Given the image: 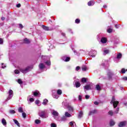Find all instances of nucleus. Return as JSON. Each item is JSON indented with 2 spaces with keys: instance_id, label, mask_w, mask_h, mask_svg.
Segmentation results:
<instances>
[{
  "instance_id": "obj_1",
  "label": "nucleus",
  "mask_w": 127,
  "mask_h": 127,
  "mask_svg": "<svg viewBox=\"0 0 127 127\" xmlns=\"http://www.w3.org/2000/svg\"><path fill=\"white\" fill-rule=\"evenodd\" d=\"M111 104H112L113 105L114 108H117V107H118V105H119V102L116 101L115 96H113L112 101L111 102Z\"/></svg>"
},
{
  "instance_id": "obj_2",
  "label": "nucleus",
  "mask_w": 127,
  "mask_h": 127,
  "mask_svg": "<svg viewBox=\"0 0 127 127\" xmlns=\"http://www.w3.org/2000/svg\"><path fill=\"white\" fill-rule=\"evenodd\" d=\"M31 69H32V67L28 66V67H26L25 69L20 68L19 70L22 73L25 74V73H27V72H29V71H30V70H31Z\"/></svg>"
},
{
  "instance_id": "obj_3",
  "label": "nucleus",
  "mask_w": 127,
  "mask_h": 127,
  "mask_svg": "<svg viewBox=\"0 0 127 127\" xmlns=\"http://www.w3.org/2000/svg\"><path fill=\"white\" fill-rule=\"evenodd\" d=\"M13 97V91L10 89L8 92V96L7 98L6 101H8V100H10Z\"/></svg>"
},
{
  "instance_id": "obj_4",
  "label": "nucleus",
  "mask_w": 127,
  "mask_h": 127,
  "mask_svg": "<svg viewBox=\"0 0 127 127\" xmlns=\"http://www.w3.org/2000/svg\"><path fill=\"white\" fill-rule=\"evenodd\" d=\"M62 105L63 106V107H64V108H67L68 109V111H69V112H73V107H72L70 105H65V103H63Z\"/></svg>"
},
{
  "instance_id": "obj_5",
  "label": "nucleus",
  "mask_w": 127,
  "mask_h": 127,
  "mask_svg": "<svg viewBox=\"0 0 127 127\" xmlns=\"http://www.w3.org/2000/svg\"><path fill=\"white\" fill-rule=\"evenodd\" d=\"M73 84H75L76 88H79L80 86H81V84L80 83V81H79V79H76L74 81Z\"/></svg>"
},
{
  "instance_id": "obj_6",
  "label": "nucleus",
  "mask_w": 127,
  "mask_h": 127,
  "mask_svg": "<svg viewBox=\"0 0 127 127\" xmlns=\"http://www.w3.org/2000/svg\"><path fill=\"white\" fill-rule=\"evenodd\" d=\"M32 94L34 96V97H40V93L38 90H36L35 91H33Z\"/></svg>"
},
{
  "instance_id": "obj_7",
  "label": "nucleus",
  "mask_w": 127,
  "mask_h": 127,
  "mask_svg": "<svg viewBox=\"0 0 127 127\" xmlns=\"http://www.w3.org/2000/svg\"><path fill=\"white\" fill-rule=\"evenodd\" d=\"M90 56L91 57H95L97 55V51H91L89 52Z\"/></svg>"
},
{
  "instance_id": "obj_8",
  "label": "nucleus",
  "mask_w": 127,
  "mask_h": 127,
  "mask_svg": "<svg viewBox=\"0 0 127 127\" xmlns=\"http://www.w3.org/2000/svg\"><path fill=\"white\" fill-rule=\"evenodd\" d=\"M53 117H54L55 118H57L56 117H58L59 116V113H58L57 112V111L53 110L51 112Z\"/></svg>"
},
{
  "instance_id": "obj_9",
  "label": "nucleus",
  "mask_w": 127,
  "mask_h": 127,
  "mask_svg": "<svg viewBox=\"0 0 127 127\" xmlns=\"http://www.w3.org/2000/svg\"><path fill=\"white\" fill-rule=\"evenodd\" d=\"M46 112L45 111H40L39 112V115L41 118H44V116H45Z\"/></svg>"
},
{
  "instance_id": "obj_10",
  "label": "nucleus",
  "mask_w": 127,
  "mask_h": 127,
  "mask_svg": "<svg viewBox=\"0 0 127 127\" xmlns=\"http://www.w3.org/2000/svg\"><path fill=\"white\" fill-rule=\"evenodd\" d=\"M52 93L53 98H54L55 99H58L59 98V95H57V93H56V91L53 90Z\"/></svg>"
},
{
  "instance_id": "obj_11",
  "label": "nucleus",
  "mask_w": 127,
  "mask_h": 127,
  "mask_svg": "<svg viewBox=\"0 0 127 127\" xmlns=\"http://www.w3.org/2000/svg\"><path fill=\"white\" fill-rule=\"evenodd\" d=\"M126 125H127V122L126 121H123V122H121L119 124V127H126Z\"/></svg>"
},
{
  "instance_id": "obj_12",
  "label": "nucleus",
  "mask_w": 127,
  "mask_h": 127,
  "mask_svg": "<svg viewBox=\"0 0 127 127\" xmlns=\"http://www.w3.org/2000/svg\"><path fill=\"white\" fill-rule=\"evenodd\" d=\"M62 60L64 61L65 62H68V61H70V58L67 57L66 56H64L62 58Z\"/></svg>"
},
{
  "instance_id": "obj_13",
  "label": "nucleus",
  "mask_w": 127,
  "mask_h": 127,
  "mask_svg": "<svg viewBox=\"0 0 127 127\" xmlns=\"http://www.w3.org/2000/svg\"><path fill=\"white\" fill-rule=\"evenodd\" d=\"M113 75H114V74L113 73L112 71L109 70L108 72V76L109 79H112V77Z\"/></svg>"
},
{
  "instance_id": "obj_14",
  "label": "nucleus",
  "mask_w": 127,
  "mask_h": 127,
  "mask_svg": "<svg viewBox=\"0 0 127 127\" xmlns=\"http://www.w3.org/2000/svg\"><path fill=\"white\" fill-rule=\"evenodd\" d=\"M81 69L83 72L87 71V70H89V68H88L86 65H82L81 67Z\"/></svg>"
},
{
  "instance_id": "obj_15",
  "label": "nucleus",
  "mask_w": 127,
  "mask_h": 127,
  "mask_svg": "<svg viewBox=\"0 0 127 127\" xmlns=\"http://www.w3.org/2000/svg\"><path fill=\"white\" fill-rule=\"evenodd\" d=\"M27 101H30L31 103L34 102V99L33 98H31V95H29L27 97Z\"/></svg>"
},
{
  "instance_id": "obj_16",
  "label": "nucleus",
  "mask_w": 127,
  "mask_h": 127,
  "mask_svg": "<svg viewBox=\"0 0 127 127\" xmlns=\"http://www.w3.org/2000/svg\"><path fill=\"white\" fill-rule=\"evenodd\" d=\"M39 68L40 70H42V69H44V68H45V65L42 63L40 64L39 65Z\"/></svg>"
},
{
  "instance_id": "obj_17",
  "label": "nucleus",
  "mask_w": 127,
  "mask_h": 127,
  "mask_svg": "<svg viewBox=\"0 0 127 127\" xmlns=\"http://www.w3.org/2000/svg\"><path fill=\"white\" fill-rule=\"evenodd\" d=\"M94 4H95V1L94 0H90L88 2V5H89V6L94 5Z\"/></svg>"
},
{
  "instance_id": "obj_18",
  "label": "nucleus",
  "mask_w": 127,
  "mask_h": 127,
  "mask_svg": "<svg viewBox=\"0 0 127 127\" xmlns=\"http://www.w3.org/2000/svg\"><path fill=\"white\" fill-rule=\"evenodd\" d=\"M69 126L71 127H76V124L75 123V122H73V121L69 123Z\"/></svg>"
},
{
  "instance_id": "obj_19",
  "label": "nucleus",
  "mask_w": 127,
  "mask_h": 127,
  "mask_svg": "<svg viewBox=\"0 0 127 127\" xmlns=\"http://www.w3.org/2000/svg\"><path fill=\"white\" fill-rule=\"evenodd\" d=\"M13 121L14 123V124L15 125H16V126H17V127H20V125L19 124V123L18 122V121L15 119H13Z\"/></svg>"
},
{
  "instance_id": "obj_20",
  "label": "nucleus",
  "mask_w": 127,
  "mask_h": 127,
  "mask_svg": "<svg viewBox=\"0 0 127 127\" xmlns=\"http://www.w3.org/2000/svg\"><path fill=\"white\" fill-rule=\"evenodd\" d=\"M42 27L43 29H44V30H47V31L51 30V29H49V27L44 26V25H42Z\"/></svg>"
},
{
  "instance_id": "obj_21",
  "label": "nucleus",
  "mask_w": 127,
  "mask_h": 127,
  "mask_svg": "<svg viewBox=\"0 0 127 127\" xmlns=\"http://www.w3.org/2000/svg\"><path fill=\"white\" fill-rule=\"evenodd\" d=\"M110 51L109 50H103V55L109 54Z\"/></svg>"
},
{
  "instance_id": "obj_22",
  "label": "nucleus",
  "mask_w": 127,
  "mask_h": 127,
  "mask_svg": "<svg viewBox=\"0 0 127 127\" xmlns=\"http://www.w3.org/2000/svg\"><path fill=\"white\" fill-rule=\"evenodd\" d=\"M1 123H2V125L3 126H4V127H5V126H6V121H5V119L3 118L2 119Z\"/></svg>"
},
{
  "instance_id": "obj_23",
  "label": "nucleus",
  "mask_w": 127,
  "mask_h": 127,
  "mask_svg": "<svg viewBox=\"0 0 127 127\" xmlns=\"http://www.w3.org/2000/svg\"><path fill=\"white\" fill-rule=\"evenodd\" d=\"M24 43L28 44V43H30V41L29 40V39L25 38V39H24Z\"/></svg>"
},
{
  "instance_id": "obj_24",
  "label": "nucleus",
  "mask_w": 127,
  "mask_h": 127,
  "mask_svg": "<svg viewBox=\"0 0 127 127\" xmlns=\"http://www.w3.org/2000/svg\"><path fill=\"white\" fill-rule=\"evenodd\" d=\"M97 113V110H92L90 112L89 114V116H91V115H94V114H96Z\"/></svg>"
},
{
  "instance_id": "obj_25",
  "label": "nucleus",
  "mask_w": 127,
  "mask_h": 127,
  "mask_svg": "<svg viewBox=\"0 0 127 127\" xmlns=\"http://www.w3.org/2000/svg\"><path fill=\"white\" fill-rule=\"evenodd\" d=\"M96 89L97 91H101V86H100V84L96 85Z\"/></svg>"
},
{
  "instance_id": "obj_26",
  "label": "nucleus",
  "mask_w": 127,
  "mask_h": 127,
  "mask_svg": "<svg viewBox=\"0 0 127 127\" xmlns=\"http://www.w3.org/2000/svg\"><path fill=\"white\" fill-rule=\"evenodd\" d=\"M115 124L116 123H115L114 121L113 120L110 121V127H113V126H115Z\"/></svg>"
},
{
  "instance_id": "obj_27",
  "label": "nucleus",
  "mask_w": 127,
  "mask_h": 127,
  "mask_svg": "<svg viewBox=\"0 0 127 127\" xmlns=\"http://www.w3.org/2000/svg\"><path fill=\"white\" fill-rule=\"evenodd\" d=\"M64 115H65V117H66V118H70V117H71V114H70L68 112H65Z\"/></svg>"
},
{
  "instance_id": "obj_28",
  "label": "nucleus",
  "mask_w": 127,
  "mask_h": 127,
  "mask_svg": "<svg viewBox=\"0 0 127 127\" xmlns=\"http://www.w3.org/2000/svg\"><path fill=\"white\" fill-rule=\"evenodd\" d=\"M101 41L102 43H106V42H107V39H106V38H102Z\"/></svg>"
},
{
  "instance_id": "obj_29",
  "label": "nucleus",
  "mask_w": 127,
  "mask_h": 127,
  "mask_svg": "<svg viewBox=\"0 0 127 127\" xmlns=\"http://www.w3.org/2000/svg\"><path fill=\"white\" fill-rule=\"evenodd\" d=\"M47 103H48V100L47 99H44L42 104L44 105V106H46V105H47Z\"/></svg>"
},
{
  "instance_id": "obj_30",
  "label": "nucleus",
  "mask_w": 127,
  "mask_h": 127,
  "mask_svg": "<svg viewBox=\"0 0 127 127\" xmlns=\"http://www.w3.org/2000/svg\"><path fill=\"white\" fill-rule=\"evenodd\" d=\"M84 89H85V90H91V86L86 85L85 86H84Z\"/></svg>"
},
{
  "instance_id": "obj_31",
  "label": "nucleus",
  "mask_w": 127,
  "mask_h": 127,
  "mask_svg": "<svg viewBox=\"0 0 127 127\" xmlns=\"http://www.w3.org/2000/svg\"><path fill=\"white\" fill-rule=\"evenodd\" d=\"M122 56H123V55H122V54L119 53L117 55V59H121V58H122Z\"/></svg>"
},
{
  "instance_id": "obj_32",
  "label": "nucleus",
  "mask_w": 127,
  "mask_h": 127,
  "mask_svg": "<svg viewBox=\"0 0 127 127\" xmlns=\"http://www.w3.org/2000/svg\"><path fill=\"white\" fill-rule=\"evenodd\" d=\"M45 63L48 66H50V65H51V63L50 62V61H48L47 62H45Z\"/></svg>"
},
{
  "instance_id": "obj_33",
  "label": "nucleus",
  "mask_w": 127,
  "mask_h": 127,
  "mask_svg": "<svg viewBox=\"0 0 127 127\" xmlns=\"http://www.w3.org/2000/svg\"><path fill=\"white\" fill-rule=\"evenodd\" d=\"M83 117V112L80 111L78 114V118H81Z\"/></svg>"
},
{
  "instance_id": "obj_34",
  "label": "nucleus",
  "mask_w": 127,
  "mask_h": 127,
  "mask_svg": "<svg viewBox=\"0 0 127 127\" xmlns=\"http://www.w3.org/2000/svg\"><path fill=\"white\" fill-rule=\"evenodd\" d=\"M57 94L58 95H61V94H62V90H61V89H58L57 90Z\"/></svg>"
},
{
  "instance_id": "obj_35",
  "label": "nucleus",
  "mask_w": 127,
  "mask_h": 127,
  "mask_svg": "<svg viewBox=\"0 0 127 127\" xmlns=\"http://www.w3.org/2000/svg\"><path fill=\"white\" fill-rule=\"evenodd\" d=\"M18 111L19 113H22L23 112V110L22 109V107H19L18 109Z\"/></svg>"
},
{
  "instance_id": "obj_36",
  "label": "nucleus",
  "mask_w": 127,
  "mask_h": 127,
  "mask_svg": "<svg viewBox=\"0 0 127 127\" xmlns=\"http://www.w3.org/2000/svg\"><path fill=\"white\" fill-rule=\"evenodd\" d=\"M55 119L57 121H58V122H62L61 117H58V118L56 117V118H55Z\"/></svg>"
},
{
  "instance_id": "obj_37",
  "label": "nucleus",
  "mask_w": 127,
  "mask_h": 127,
  "mask_svg": "<svg viewBox=\"0 0 127 127\" xmlns=\"http://www.w3.org/2000/svg\"><path fill=\"white\" fill-rule=\"evenodd\" d=\"M35 123L37 125H38V124H40V123H41V121L39 120H36L35 121Z\"/></svg>"
},
{
  "instance_id": "obj_38",
  "label": "nucleus",
  "mask_w": 127,
  "mask_h": 127,
  "mask_svg": "<svg viewBox=\"0 0 127 127\" xmlns=\"http://www.w3.org/2000/svg\"><path fill=\"white\" fill-rule=\"evenodd\" d=\"M81 82L82 83H86V82H87V79H86L85 78H82L81 79Z\"/></svg>"
},
{
  "instance_id": "obj_39",
  "label": "nucleus",
  "mask_w": 127,
  "mask_h": 127,
  "mask_svg": "<svg viewBox=\"0 0 127 127\" xmlns=\"http://www.w3.org/2000/svg\"><path fill=\"white\" fill-rule=\"evenodd\" d=\"M62 122H64V121H66V117L64 116L61 118Z\"/></svg>"
},
{
  "instance_id": "obj_40",
  "label": "nucleus",
  "mask_w": 127,
  "mask_h": 127,
  "mask_svg": "<svg viewBox=\"0 0 127 127\" xmlns=\"http://www.w3.org/2000/svg\"><path fill=\"white\" fill-rule=\"evenodd\" d=\"M112 31H113V29L111 28L107 29V32H108V33H111Z\"/></svg>"
},
{
  "instance_id": "obj_41",
  "label": "nucleus",
  "mask_w": 127,
  "mask_h": 127,
  "mask_svg": "<svg viewBox=\"0 0 127 127\" xmlns=\"http://www.w3.org/2000/svg\"><path fill=\"white\" fill-rule=\"evenodd\" d=\"M108 114L110 115V116H113L114 115V112H113L112 111H110L109 112H108Z\"/></svg>"
},
{
  "instance_id": "obj_42",
  "label": "nucleus",
  "mask_w": 127,
  "mask_h": 127,
  "mask_svg": "<svg viewBox=\"0 0 127 127\" xmlns=\"http://www.w3.org/2000/svg\"><path fill=\"white\" fill-rule=\"evenodd\" d=\"M51 127H57V125L55 124V123H52L51 125Z\"/></svg>"
},
{
  "instance_id": "obj_43",
  "label": "nucleus",
  "mask_w": 127,
  "mask_h": 127,
  "mask_svg": "<svg viewBox=\"0 0 127 127\" xmlns=\"http://www.w3.org/2000/svg\"><path fill=\"white\" fill-rule=\"evenodd\" d=\"M121 73H122V74H125V73H126V69L122 68L121 70Z\"/></svg>"
},
{
  "instance_id": "obj_44",
  "label": "nucleus",
  "mask_w": 127,
  "mask_h": 127,
  "mask_svg": "<svg viewBox=\"0 0 127 127\" xmlns=\"http://www.w3.org/2000/svg\"><path fill=\"white\" fill-rule=\"evenodd\" d=\"M63 103H64L65 106H67V105H68V106H70L69 103L67 102V101L66 100L65 101H64Z\"/></svg>"
},
{
  "instance_id": "obj_45",
  "label": "nucleus",
  "mask_w": 127,
  "mask_h": 127,
  "mask_svg": "<svg viewBox=\"0 0 127 127\" xmlns=\"http://www.w3.org/2000/svg\"><path fill=\"white\" fill-rule=\"evenodd\" d=\"M22 116L23 118H24V119H25V118H26V113H23L22 114Z\"/></svg>"
},
{
  "instance_id": "obj_46",
  "label": "nucleus",
  "mask_w": 127,
  "mask_h": 127,
  "mask_svg": "<svg viewBox=\"0 0 127 127\" xmlns=\"http://www.w3.org/2000/svg\"><path fill=\"white\" fill-rule=\"evenodd\" d=\"M9 113L10 114H15V111L14 110H10Z\"/></svg>"
},
{
  "instance_id": "obj_47",
  "label": "nucleus",
  "mask_w": 127,
  "mask_h": 127,
  "mask_svg": "<svg viewBox=\"0 0 127 127\" xmlns=\"http://www.w3.org/2000/svg\"><path fill=\"white\" fill-rule=\"evenodd\" d=\"M17 82L19 84H22V80L20 79H18Z\"/></svg>"
},
{
  "instance_id": "obj_48",
  "label": "nucleus",
  "mask_w": 127,
  "mask_h": 127,
  "mask_svg": "<svg viewBox=\"0 0 127 127\" xmlns=\"http://www.w3.org/2000/svg\"><path fill=\"white\" fill-rule=\"evenodd\" d=\"M40 101H39V100H36V101H35V104H36V105H39V103H40Z\"/></svg>"
},
{
  "instance_id": "obj_49",
  "label": "nucleus",
  "mask_w": 127,
  "mask_h": 127,
  "mask_svg": "<svg viewBox=\"0 0 127 127\" xmlns=\"http://www.w3.org/2000/svg\"><path fill=\"white\" fill-rule=\"evenodd\" d=\"M15 74H19V70L16 69L14 70Z\"/></svg>"
},
{
  "instance_id": "obj_50",
  "label": "nucleus",
  "mask_w": 127,
  "mask_h": 127,
  "mask_svg": "<svg viewBox=\"0 0 127 127\" xmlns=\"http://www.w3.org/2000/svg\"><path fill=\"white\" fill-rule=\"evenodd\" d=\"M75 23H80V19H76L75 20Z\"/></svg>"
},
{
  "instance_id": "obj_51",
  "label": "nucleus",
  "mask_w": 127,
  "mask_h": 127,
  "mask_svg": "<svg viewBox=\"0 0 127 127\" xmlns=\"http://www.w3.org/2000/svg\"><path fill=\"white\" fill-rule=\"evenodd\" d=\"M119 111H120V108H117V110L115 112V114H118L119 113Z\"/></svg>"
},
{
  "instance_id": "obj_52",
  "label": "nucleus",
  "mask_w": 127,
  "mask_h": 127,
  "mask_svg": "<svg viewBox=\"0 0 127 127\" xmlns=\"http://www.w3.org/2000/svg\"><path fill=\"white\" fill-rule=\"evenodd\" d=\"M19 28H21V29H22V28H23V25H22V24H19Z\"/></svg>"
},
{
  "instance_id": "obj_53",
  "label": "nucleus",
  "mask_w": 127,
  "mask_h": 127,
  "mask_svg": "<svg viewBox=\"0 0 127 127\" xmlns=\"http://www.w3.org/2000/svg\"><path fill=\"white\" fill-rule=\"evenodd\" d=\"M75 70L76 71H78L80 70V66H76V68H75Z\"/></svg>"
},
{
  "instance_id": "obj_54",
  "label": "nucleus",
  "mask_w": 127,
  "mask_h": 127,
  "mask_svg": "<svg viewBox=\"0 0 127 127\" xmlns=\"http://www.w3.org/2000/svg\"><path fill=\"white\" fill-rule=\"evenodd\" d=\"M78 100H79V101H82V96L79 95Z\"/></svg>"
},
{
  "instance_id": "obj_55",
  "label": "nucleus",
  "mask_w": 127,
  "mask_h": 127,
  "mask_svg": "<svg viewBox=\"0 0 127 127\" xmlns=\"http://www.w3.org/2000/svg\"><path fill=\"white\" fill-rule=\"evenodd\" d=\"M2 43H3V40L2 39L0 38V44H2Z\"/></svg>"
},
{
  "instance_id": "obj_56",
  "label": "nucleus",
  "mask_w": 127,
  "mask_h": 127,
  "mask_svg": "<svg viewBox=\"0 0 127 127\" xmlns=\"http://www.w3.org/2000/svg\"><path fill=\"white\" fill-rule=\"evenodd\" d=\"M1 65H2V68L3 69H4V68H5V67H6L5 65H4V64L3 63H2Z\"/></svg>"
},
{
  "instance_id": "obj_57",
  "label": "nucleus",
  "mask_w": 127,
  "mask_h": 127,
  "mask_svg": "<svg viewBox=\"0 0 127 127\" xmlns=\"http://www.w3.org/2000/svg\"><path fill=\"white\" fill-rule=\"evenodd\" d=\"M89 98H90V96H89L88 95H85V99L86 100H88V99H89Z\"/></svg>"
},
{
  "instance_id": "obj_58",
  "label": "nucleus",
  "mask_w": 127,
  "mask_h": 127,
  "mask_svg": "<svg viewBox=\"0 0 127 127\" xmlns=\"http://www.w3.org/2000/svg\"><path fill=\"white\" fill-rule=\"evenodd\" d=\"M123 79L124 80V81H127V77H123Z\"/></svg>"
},
{
  "instance_id": "obj_59",
  "label": "nucleus",
  "mask_w": 127,
  "mask_h": 127,
  "mask_svg": "<svg viewBox=\"0 0 127 127\" xmlns=\"http://www.w3.org/2000/svg\"><path fill=\"white\" fill-rule=\"evenodd\" d=\"M94 105H99V102H97V101H95L94 102Z\"/></svg>"
},
{
  "instance_id": "obj_60",
  "label": "nucleus",
  "mask_w": 127,
  "mask_h": 127,
  "mask_svg": "<svg viewBox=\"0 0 127 127\" xmlns=\"http://www.w3.org/2000/svg\"><path fill=\"white\" fill-rule=\"evenodd\" d=\"M1 20H4V19H5V17H2L1 18Z\"/></svg>"
},
{
  "instance_id": "obj_61",
  "label": "nucleus",
  "mask_w": 127,
  "mask_h": 127,
  "mask_svg": "<svg viewBox=\"0 0 127 127\" xmlns=\"http://www.w3.org/2000/svg\"><path fill=\"white\" fill-rule=\"evenodd\" d=\"M20 5H21L20 4H19H19H17L16 5V7H19L20 6Z\"/></svg>"
},
{
  "instance_id": "obj_62",
  "label": "nucleus",
  "mask_w": 127,
  "mask_h": 127,
  "mask_svg": "<svg viewBox=\"0 0 127 127\" xmlns=\"http://www.w3.org/2000/svg\"><path fill=\"white\" fill-rule=\"evenodd\" d=\"M97 2L100 3V2H102V0H97Z\"/></svg>"
},
{
  "instance_id": "obj_63",
  "label": "nucleus",
  "mask_w": 127,
  "mask_h": 127,
  "mask_svg": "<svg viewBox=\"0 0 127 127\" xmlns=\"http://www.w3.org/2000/svg\"><path fill=\"white\" fill-rule=\"evenodd\" d=\"M115 27H116V28H119V26L118 25H116Z\"/></svg>"
},
{
  "instance_id": "obj_64",
  "label": "nucleus",
  "mask_w": 127,
  "mask_h": 127,
  "mask_svg": "<svg viewBox=\"0 0 127 127\" xmlns=\"http://www.w3.org/2000/svg\"><path fill=\"white\" fill-rule=\"evenodd\" d=\"M103 7L104 8H107V5H104Z\"/></svg>"
}]
</instances>
